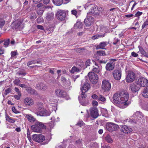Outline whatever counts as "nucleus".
Listing matches in <instances>:
<instances>
[{"mask_svg":"<svg viewBox=\"0 0 148 148\" xmlns=\"http://www.w3.org/2000/svg\"><path fill=\"white\" fill-rule=\"evenodd\" d=\"M35 122L34 125L31 126V129L34 132H40L41 131V129L45 128L46 127L43 123L42 122L37 121H36Z\"/></svg>","mask_w":148,"mask_h":148,"instance_id":"nucleus-1","label":"nucleus"},{"mask_svg":"<svg viewBox=\"0 0 148 148\" xmlns=\"http://www.w3.org/2000/svg\"><path fill=\"white\" fill-rule=\"evenodd\" d=\"M35 114L37 115L41 116H48L50 115V112L47 111L42 107V105L39 106V107L36 110Z\"/></svg>","mask_w":148,"mask_h":148,"instance_id":"nucleus-2","label":"nucleus"},{"mask_svg":"<svg viewBox=\"0 0 148 148\" xmlns=\"http://www.w3.org/2000/svg\"><path fill=\"white\" fill-rule=\"evenodd\" d=\"M124 92H117L114 95L113 97V102L118 105L122 104V101H119V98H120L121 97H123Z\"/></svg>","mask_w":148,"mask_h":148,"instance_id":"nucleus-3","label":"nucleus"},{"mask_svg":"<svg viewBox=\"0 0 148 148\" xmlns=\"http://www.w3.org/2000/svg\"><path fill=\"white\" fill-rule=\"evenodd\" d=\"M97 6L94 4H92L89 3H87L85 6V9L89 10V12L87 13V15L89 16L90 15H94L95 10L97 9Z\"/></svg>","mask_w":148,"mask_h":148,"instance_id":"nucleus-4","label":"nucleus"},{"mask_svg":"<svg viewBox=\"0 0 148 148\" xmlns=\"http://www.w3.org/2000/svg\"><path fill=\"white\" fill-rule=\"evenodd\" d=\"M91 83L93 84H97L99 79L98 75L93 72H89L88 75Z\"/></svg>","mask_w":148,"mask_h":148,"instance_id":"nucleus-5","label":"nucleus"},{"mask_svg":"<svg viewBox=\"0 0 148 148\" xmlns=\"http://www.w3.org/2000/svg\"><path fill=\"white\" fill-rule=\"evenodd\" d=\"M129 95L127 92H124L123 97H121L119 99V101H122V104L119 105V107L121 108H125L127 106L126 102L127 101L128 99Z\"/></svg>","mask_w":148,"mask_h":148,"instance_id":"nucleus-6","label":"nucleus"},{"mask_svg":"<svg viewBox=\"0 0 148 148\" xmlns=\"http://www.w3.org/2000/svg\"><path fill=\"white\" fill-rule=\"evenodd\" d=\"M86 97V94L83 93H81L80 96L79 97V102L82 105L86 106L89 104V100Z\"/></svg>","mask_w":148,"mask_h":148,"instance_id":"nucleus-7","label":"nucleus"},{"mask_svg":"<svg viewBox=\"0 0 148 148\" xmlns=\"http://www.w3.org/2000/svg\"><path fill=\"white\" fill-rule=\"evenodd\" d=\"M136 83L140 87H145L148 85V80L143 77H140L139 78Z\"/></svg>","mask_w":148,"mask_h":148,"instance_id":"nucleus-8","label":"nucleus"},{"mask_svg":"<svg viewBox=\"0 0 148 148\" xmlns=\"http://www.w3.org/2000/svg\"><path fill=\"white\" fill-rule=\"evenodd\" d=\"M67 13L66 11L64 10H59L56 13V17L60 21H64L66 18Z\"/></svg>","mask_w":148,"mask_h":148,"instance_id":"nucleus-9","label":"nucleus"},{"mask_svg":"<svg viewBox=\"0 0 148 148\" xmlns=\"http://www.w3.org/2000/svg\"><path fill=\"white\" fill-rule=\"evenodd\" d=\"M55 92L56 95L60 97H66L67 99L69 98L67 95L66 92L63 90L60 89H57L56 90Z\"/></svg>","mask_w":148,"mask_h":148,"instance_id":"nucleus-10","label":"nucleus"},{"mask_svg":"<svg viewBox=\"0 0 148 148\" xmlns=\"http://www.w3.org/2000/svg\"><path fill=\"white\" fill-rule=\"evenodd\" d=\"M136 76L134 72L131 71H129L126 78V82L128 83L133 82Z\"/></svg>","mask_w":148,"mask_h":148,"instance_id":"nucleus-11","label":"nucleus"},{"mask_svg":"<svg viewBox=\"0 0 148 148\" xmlns=\"http://www.w3.org/2000/svg\"><path fill=\"white\" fill-rule=\"evenodd\" d=\"M107 129L110 132L117 130L119 128V126L115 124L110 123L106 125Z\"/></svg>","mask_w":148,"mask_h":148,"instance_id":"nucleus-12","label":"nucleus"},{"mask_svg":"<svg viewBox=\"0 0 148 148\" xmlns=\"http://www.w3.org/2000/svg\"><path fill=\"white\" fill-rule=\"evenodd\" d=\"M32 139L35 142L38 143L42 142L45 139V137L41 134H34L32 135Z\"/></svg>","mask_w":148,"mask_h":148,"instance_id":"nucleus-13","label":"nucleus"},{"mask_svg":"<svg viewBox=\"0 0 148 148\" xmlns=\"http://www.w3.org/2000/svg\"><path fill=\"white\" fill-rule=\"evenodd\" d=\"M101 87L106 91L109 90L111 88L110 83L108 80H103L102 82Z\"/></svg>","mask_w":148,"mask_h":148,"instance_id":"nucleus-14","label":"nucleus"},{"mask_svg":"<svg viewBox=\"0 0 148 148\" xmlns=\"http://www.w3.org/2000/svg\"><path fill=\"white\" fill-rule=\"evenodd\" d=\"M22 22L20 20L18 19L14 21L11 25L12 29H21L22 28L21 27Z\"/></svg>","mask_w":148,"mask_h":148,"instance_id":"nucleus-15","label":"nucleus"},{"mask_svg":"<svg viewBox=\"0 0 148 148\" xmlns=\"http://www.w3.org/2000/svg\"><path fill=\"white\" fill-rule=\"evenodd\" d=\"M90 88V86L89 81L86 80L84 82L81 88V93H85L88 91Z\"/></svg>","mask_w":148,"mask_h":148,"instance_id":"nucleus-16","label":"nucleus"},{"mask_svg":"<svg viewBox=\"0 0 148 148\" xmlns=\"http://www.w3.org/2000/svg\"><path fill=\"white\" fill-rule=\"evenodd\" d=\"M91 116L94 118H97L99 116L98 110L97 108L92 107L90 109Z\"/></svg>","mask_w":148,"mask_h":148,"instance_id":"nucleus-17","label":"nucleus"},{"mask_svg":"<svg viewBox=\"0 0 148 148\" xmlns=\"http://www.w3.org/2000/svg\"><path fill=\"white\" fill-rule=\"evenodd\" d=\"M113 75L115 79L119 80L121 78V71L120 70H115L113 72Z\"/></svg>","mask_w":148,"mask_h":148,"instance_id":"nucleus-18","label":"nucleus"},{"mask_svg":"<svg viewBox=\"0 0 148 148\" xmlns=\"http://www.w3.org/2000/svg\"><path fill=\"white\" fill-rule=\"evenodd\" d=\"M94 18L91 16L87 15V17L85 19L84 23L86 26L89 27L93 23Z\"/></svg>","mask_w":148,"mask_h":148,"instance_id":"nucleus-19","label":"nucleus"},{"mask_svg":"<svg viewBox=\"0 0 148 148\" xmlns=\"http://www.w3.org/2000/svg\"><path fill=\"white\" fill-rule=\"evenodd\" d=\"M121 130L125 133H129L132 131V129L130 127L124 125L122 126L121 128Z\"/></svg>","mask_w":148,"mask_h":148,"instance_id":"nucleus-20","label":"nucleus"},{"mask_svg":"<svg viewBox=\"0 0 148 148\" xmlns=\"http://www.w3.org/2000/svg\"><path fill=\"white\" fill-rule=\"evenodd\" d=\"M130 89L133 92H136L138 91L140 89V87L138 85L134 84H130Z\"/></svg>","mask_w":148,"mask_h":148,"instance_id":"nucleus-21","label":"nucleus"},{"mask_svg":"<svg viewBox=\"0 0 148 148\" xmlns=\"http://www.w3.org/2000/svg\"><path fill=\"white\" fill-rule=\"evenodd\" d=\"M36 88L37 89L41 90L44 91L47 88V86L45 84L43 83L40 82L37 84Z\"/></svg>","mask_w":148,"mask_h":148,"instance_id":"nucleus-22","label":"nucleus"},{"mask_svg":"<svg viewBox=\"0 0 148 148\" xmlns=\"http://www.w3.org/2000/svg\"><path fill=\"white\" fill-rule=\"evenodd\" d=\"M24 103L26 105L30 106L34 104V101L31 98H26L24 101Z\"/></svg>","mask_w":148,"mask_h":148,"instance_id":"nucleus-23","label":"nucleus"},{"mask_svg":"<svg viewBox=\"0 0 148 148\" xmlns=\"http://www.w3.org/2000/svg\"><path fill=\"white\" fill-rule=\"evenodd\" d=\"M108 44V43L106 41L101 42L99 45L97 46L96 47V49H106L105 48V47H106Z\"/></svg>","mask_w":148,"mask_h":148,"instance_id":"nucleus-24","label":"nucleus"},{"mask_svg":"<svg viewBox=\"0 0 148 148\" xmlns=\"http://www.w3.org/2000/svg\"><path fill=\"white\" fill-rule=\"evenodd\" d=\"M114 67V63L113 62H110L107 63L106 65V70L108 71L112 70Z\"/></svg>","mask_w":148,"mask_h":148,"instance_id":"nucleus-25","label":"nucleus"},{"mask_svg":"<svg viewBox=\"0 0 148 148\" xmlns=\"http://www.w3.org/2000/svg\"><path fill=\"white\" fill-rule=\"evenodd\" d=\"M25 116L30 122H35L36 121V119L31 114H26Z\"/></svg>","mask_w":148,"mask_h":148,"instance_id":"nucleus-26","label":"nucleus"},{"mask_svg":"<svg viewBox=\"0 0 148 148\" xmlns=\"http://www.w3.org/2000/svg\"><path fill=\"white\" fill-rule=\"evenodd\" d=\"M82 69V67L81 66L79 67H77L74 66L72 68L70 71L71 73H73L75 72H78Z\"/></svg>","mask_w":148,"mask_h":148,"instance_id":"nucleus-27","label":"nucleus"},{"mask_svg":"<svg viewBox=\"0 0 148 148\" xmlns=\"http://www.w3.org/2000/svg\"><path fill=\"white\" fill-rule=\"evenodd\" d=\"M61 81L65 85H66V86H70L71 84V82L69 79H66L65 77H61Z\"/></svg>","mask_w":148,"mask_h":148,"instance_id":"nucleus-28","label":"nucleus"},{"mask_svg":"<svg viewBox=\"0 0 148 148\" xmlns=\"http://www.w3.org/2000/svg\"><path fill=\"white\" fill-rule=\"evenodd\" d=\"M134 116L137 117V119L138 120H140V119L142 118L143 117V114L140 112H136L134 114Z\"/></svg>","mask_w":148,"mask_h":148,"instance_id":"nucleus-29","label":"nucleus"},{"mask_svg":"<svg viewBox=\"0 0 148 148\" xmlns=\"http://www.w3.org/2000/svg\"><path fill=\"white\" fill-rule=\"evenodd\" d=\"M54 14L53 13H47L46 16V19L49 21H50L53 19Z\"/></svg>","mask_w":148,"mask_h":148,"instance_id":"nucleus-30","label":"nucleus"},{"mask_svg":"<svg viewBox=\"0 0 148 148\" xmlns=\"http://www.w3.org/2000/svg\"><path fill=\"white\" fill-rule=\"evenodd\" d=\"M142 94L144 97L148 98V86L144 88Z\"/></svg>","mask_w":148,"mask_h":148,"instance_id":"nucleus-31","label":"nucleus"},{"mask_svg":"<svg viewBox=\"0 0 148 148\" xmlns=\"http://www.w3.org/2000/svg\"><path fill=\"white\" fill-rule=\"evenodd\" d=\"M105 36V34H97L93 36L92 37V39L93 40H95L98 39L99 38L104 37Z\"/></svg>","mask_w":148,"mask_h":148,"instance_id":"nucleus-32","label":"nucleus"},{"mask_svg":"<svg viewBox=\"0 0 148 148\" xmlns=\"http://www.w3.org/2000/svg\"><path fill=\"white\" fill-rule=\"evenodd\" d=\"M53 3L57 6L61 5L63 3V0H52Z\"/></svg>","mask_w":148,"mask_h":148,"instance_id":"nucleus-33","label":"nucleus"},{"mask_svg":"<svg viewBox=\"0 0 148 148\" xmlns=\"http://www.w3.org/2000/svg\"><path fill=\"white\" fill-rule=\"evenodd\" d=\"M83 26V24L82 22L80 21L77 22L74 25V27L75 29H81Z\"/></svg>","mask_w":148,"mask_h":148,"instance_id":"nucleus-34","label":"nucleus"},{"mask_svg":"<svg viewBox=\"0 0 148 148\" xmlns=\"http://www.w3.org/2000/svg\"><path fill=\"white\" fill-rule=\"evenodd\" d=\"M28 92L30 93L31 94L36 95L37 94L36 91L34 89H32L30 88H28L27 89Z\"/></svg>","mask_w":148,"mask_h":148,"instance_id":"nucleus-35","label":"nucleus"},{"mask_svg":"<svg viewBox=\"0 0 148 148\" xmlns=\"http://www.w3.org/2000/svg\"><path fill=\"white\" fill-rule=\"evenodd\" d=\"M5 118L6 120L10 123H14L15 121V120L13 119L12 118L10 117L7 115H6Z\"/></svg>","mask_w":148,"mask_h":148,"instance_id":"nucleus-36","label":"nucleus"},{"mask_svg":"<svg viewBox=\"0 0 148 148\" xmlns=\"http://www.w3.org/2000/svg\"><path fill=\"white\" fill-rule=\"evenodd\" d=\"M95 65L97 66V67H95L92 69L93 72H96L97 73H98L100 71V69L99 68V66L97 65L96 63L95 64Z\"/></svg>","mask_w":148,"mask_h":148,"instance_id":"nucleus-37","label":"nucleus"},{"mask_svg":"<svg viewBox=\"0 0 148 148\" xmlns=\"http://www.w3.org/2000/svg\"><path fill=\"white\" fill-rule=\"evenodd\" d=\"M17 74L18 75H21L22 76H25L26 75V73L24 72V70H22L18 72Z\"/></svg>","mask_w":148,"mask_h":148,"instance_id":"nucleus-38","label":"nucleus"},{"mask_svg":"<svg viewBox=\"0 0 148 148\" xmlns=\"http://www.w3.org/2000/svg\"><path fill=\"white\" fill-rule=\"evenodd\" d=\"M41 62L40 61H37L36 62L35 60H32L30 61L29 62L27 63V65L28 66H29L30 65H31L32 64H35L36 63H40Z\"/></svg>","mask_w":148,"mask_h":148,"instance_id":"nucleus-39","label":"nucleus"},{"mask_svg":"<svg viewBox=\"0 0 148 148\" xmlns=\"http://www.w3.org/2000/svg\"><path fill=\"white\" fill-rule=\"evenodd\" d=\"M3 41H4V45L5 47H8L10 43V39H8L5 40Z\"/></svg>","mask_w":148,"mask_h":148,"instance_id":"nucleus-40","label":"nucleus"},{"mask_svg":"<svg viewBox=\"0 0 148 148\" xmlns=\"http://www.w3.org/2000/svg\"><path fill=\"white\" fill-rule=\"evenodd\" d=\"M76 51L79 53H82L84 52L85 49L84 48H79L75 49Z\"/></svg>","mask_w":148,"mask_h":148,"instance_id":"nucleus-41","label":"nucleus"},{"mask_svg":"<svg viewBox=\"0 0 148 148\" xmlns=\"http://www.w3.org/2000/svg\"><path fill=\"white\" fill-rule=\"evenodd\" d=\"M97 54L99 56H104L106 55V53L105 51H98L97 52Z\"/></svg>","mask_w":148,"mask_h":148,"instance_id":"nucleus-42","label":"nucleus"},{"mask_svg":"<svg viewBox=\"0 0 148 148\" xmlns=\"http://www.w3.org/2000/svg\"><path fill=\"white\" fill-rule=\"evenodd\" d=\"M5 21L3 18H0V27H2L5 25Z\"/></svg>","mask_w":148,"mask_h":148,"instance_id":"nucleus-43","label":"nucleus"},{"mask_svg":"<svg viewBox=\"0 0 148 148\" xmlns=\"http://www.w3.org/2000/svg\"><path fill=\"white\" fill-rule=\"evenodd\" d=\"M106 140L109 143H111L112 141V140L110 136L108 135L106 136L105 138Z\"/></svg>","mask_w":148,"mask_h":148,"instance_id":"nucleus-44","label":"nucleus"},{"mask_svg":"<svg viewBox=\"0 0 148 148\" xmlns=\"http://www.w3.org/2000/svg\"><path fill=\"white\" fill-rule=\"evenodd\" d=\"M98 100L104 102L106 101V99L104 96L101 95H99Z\"/></svg>","mask_w":148,"mask_h":148,"instance_id":"nucleus-45","label":"nucleus"},{"mask_svg":"<svg viewBox=\"0 0 148 148\" xmlns=\"http://www.w3.org/2000/svg\"><path fill=\"white\" fill-rule=\"evenodd\" d=\"M44 8H42V9H37V13L40 16H42V14L44 10H43V9Z\"/></svg>","mask_w":148,"mask_h":148,"instance_id":"nucleus-46","label":"nucleus"},{"mask_svg":"<svg viewBox=\"0 0 148 148\" xmlns=\"http://www.w3.org/2000/svg\"><path fill=\"white\" fill-rule=\"evenodd\" d=\"M129 121L131 124H136L137 123L138 120H137V119L135 120V119H130Z\"/></svg>","mask_w":148,"mask_h":148,"instance_id":"nucleus-47","label":"nucleus"},{"mask_svg":"<svg viewBox=\"0 0 148 148\" xmlns=\"http://www.w3.org/2000/svg\"><path fill=\"white\" fill-rule=\"evenodd\" d=\"M36 9H42L44 8L43 6H42V4L41 3H40L38 4L35 7Z\"/></svg>","mask_w":148,"mask_h":148,"instance_id":"nucleus-48","label":"nucleus"},{"mask_svg":"<svg viewBox=\"0 0 148 148\" xmlns=\"http://www.w3.org/2000/svg\"><path fill=\"white\" fill-rule=\"evenodd\" d=\"M20 82V81L19 79H15L13 81L14 84L16 85H18Z\"/></svg>","mask_w":148,"mask_h":148,"instance_id":"nucleus-49","label":"nucleus"},{"mask_svg":"<svg viewBox=\"0 0 148 148\" xmlns=\"http://www.w3.org/2000/svg\"><path fill=\"white\" fill-rule=\"evenodd\" d=\"M37 18V16H36V14L34 13H32L31 16L30 17V18L31 19H35L36 18Z\"/></svg>","mask_w":148,"mask_h":148,"instance_id":"nucleus-50","label":"nucleus"},{"mask_svg":"<svg viewBox=\"0 0 148 148\" xmlns=\"http://www.w3.org/2000/svg\"><path fill=\"white\" fill-rule=\"evenodd\" d=\"M138 47L142 55H143L145 53V52L141 47Z\"/></svg>","mask_w":148,"mask_h":148,"instance_id":"nucleus-51","label":"nucleus"},{"mask_svg":"<svg viewBox=\"0 0 148 148\" xmlns=\"http://www.w3.org/2000/svg\"><path fill=\"white\" fill-rule=\"evenodd\" d=\"M91 63L90 62V60H87L85 62V65L86 67H87L88 66H89Z\"/></svg>","mask_w":148,"mask_h":148,"instance_id":"nucleus-52","label":"nucleus"},{"mask_svg":"<svg viewBox=\"0 0 148 148\" xmlns=\"http://www.w3.org/2000/svg\"><path fill=\"white\" fill-rule=\"evenodd\" d=\"M21 95V94H18V95H15L14 96V97L17 100H18L20 99V97Z\"/></svg>","mask_w":148,"mask_h":148,"instance_id":"nucleus-53","label":"nucleus"},{"mask_svg":"<svg viewBox=\"0 0 148 148\" xmlns=\"http://www.w3.org/2000/svg\"><path fill=\"white\" fill-rule=\"evenodd\" d=\"M12 89L10 88H9L5 90V91L6 93V95L11 92Z\"/></svg>","mask_w":148,"mask_h":148,"instance_id":"nucleus-54","label":"nucleus"},{"mask_svg":"<svg viewBox=\"0 0 148 148\" xmlns=\"http://www.w3.org/2000/svg\"><path fill=\"white\" fill-rule=\"evenodd\" d=\"M134 3L133 4L132 6V7L131 8V10H132L134 8V6H135V5L137 4V3H136L134 1L132 0V1L130 3V4L132 3Z\"/></svg>","mask_w":148,"mask_h":148,"instance_id":"nucleus-55","label":"nucleus"},{"mask_svg":"<svg viewBox=\"0 0 148 148\" xmlns=\"http://www.w3.org/2000/svg\"><path fill=\"white\" fill-rule=\"evenodd\" d=\"M148 25V21H145L142 26V29L144 28L146 26Z\"/></svg>","mask_w":148,"mask_h":148,"instance_id":"nucleus-56","label":"nucleus"},{"mask_svg":"<svg viewBox=\"0 0 148 148\" xmlns=\"http://www.w3.org/2000/svg\"><path fill=\"white\" fill-rule=\"evenodd\" d=\"M84 124L83 122L82 121H79L76 124V125L79 126L80 127H81Z\"/></svg>","mask_w":148,"mask_h":148,"instance_id":"nucleus-57","label":"nucleus"},{"mask_svg":"<svg viewBox=\"0 0 148 148\" xmlns=\"http://www.w3.org/2000/svg\"><path fill=\"white\" fill-rule=\"evenodd\" d=\"M99 96H98L95 94H93L92 95V98L94 99H97L98 98Z\"/></svg>","mask_w":148,"mask_h":148,"instance_id":"nucleus-58","label":"nucleus"},{"mask_svg":"<svg viewBox=\"0 0 148 148\" xmlns=\"http://www.w3.org/2000/svg\"><path fill=\"white\" fill-rule=\"evenodd\" d=\"M143 13L141 12H137L136 13L135 15V16L136 17H138V18H139V16L140 15H141Z\"/></svg>","mask_w":148,"mask_h":148,"instance_id":"nucleus-59","label":"nucleus"},{"mask_svg":"<svg viewBox=\"0 0 148 148\" xmlns=\"http://www.w3.org/2000/svg\"><path fill=\"white\" fill-rule=\"evenodd\" d=\"M92 104L93 106H97L98 105V103L96 101H93L92 102Z\"/></svg>","mask_w":148,"mask_h":148,"instance_id":"nucleus-60","label":"nucleus"},{"mask_svg":"<svg viewBox=\"0 0 148 148\" xmlns=\"http://www.w3.org/2000/svg\"><path fill=\"white\" fill-rule=\"evenodd\" d=\"M12 111L15 113H17L19 112L14 107H13L12 108Z\"/></svg>","mask_w":148,"mask_h":148,"instance_id":"nucleus-61","label":"nucleus"},{"mask_svg":"<svg viewBox=\"0 0 148 148\" xmlns=\"http://www.w3.org/2000/svg\"><path fill=\"white\" fill-rule=\"evenodd\" d=\"M37 27L38 29H41V30H43L44 29V27L43 26L40 25H37Z\"/></svg>","mask_w":148,"mask_h":148,"instance_id":"nucleus-62","label":"nucleus"},{"mask_svg":"<svg viewBox=\"0 0 148 148\" xmlns=\"http://www.w3.org/2000/svg\"><path fill=\"white\" fill-rule=\"evenodd\" d=\"M71 13L73 14L76 16L77 13V12L76 10H71Z\"/></svg>","mask_w":148,"mask_h":148,"instance_id":"nucleus-63","label":"nucleus"},{"mask_svg":"<svg viewBox=\"0 0 148 148\" xmlns=\"http://www.w3.org/2000/svg\"><path fill=\"white\" fill-rule=\"evenodd\" d=\"M131 55L134 57H136L138 56V54L134 52H133L131 53Z\"/></svg>","mask_w":148,"mask_h":148,"instance_id":"nucleus-64","label":"nucleus"}]
</instances>
